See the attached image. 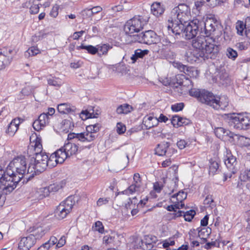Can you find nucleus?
I'll return each instance as SVG.
<instances>
[{"instance_id":"nucleus-10","label":"nucleus","mask_w":250,"mask_h":250,"mask_svg":"<svg viewBox=\"0 0 250 250\" xmlns=\"http://www.w3.org/2000/svg\"><path fill=\"white\" fill-rule=\"evenodd\" d=\"M202 24L198 19H194L188 22L185 26L182 37L187 40L193 39L197 35Z\"/></svg>"},{"instance_id":"nucleus-27","label":"nucleus","mask_w":250,"mask_h":250,"mask_svg":"<svg viewBox=\"0 0 250 250\" xmlns=\"http://www.w3.org/2000/svg\"><path fill=\"white\" fill-rule=\"evenodd\" d=\"M149 51L147 49L141 50L137 49L134 51V54L131 57V60L132 62L134 63L139 58H143L145 55H147Z\"/></svg>"},{"instance_id":"nucleus-29","label":"nucleus","mask_w":250,"mask_h":250,"mask_svg":"<svg viewBox=\"0 0 250 250\" xmlns=\"http://www.w3.org/2000/svg\"><path fill=\"white\" fill-rule=\"evenodd\" d=\"M98 49V55L101 57L102 55H106L109 50L112 48V46L107 44H101L97 45Z\"/></svg>"},{"instance_id":"nucleus-38","label":"nucleus","mask_w":250,"mask_h":250,"mask_svg":"<svg viewBox=\"0 0 250 250\" xmlns=\"http://www.w3.org/2000/svg\"><path fill=\"white\" fill-rule=\"evenodd\" d=\"M101 127V125L100 124H95L87 126L86 130L88 132H91L92 134L97 135V133L99 131Z\"/></svg>"},{"instance_id":"nucleus-34","label":"nucleus","mask_w":250,"mask_h":250,"mask_svg":"<svg viewBox=\"0 0 250 250\" xmlns=\"http://www.w3.org/2000/svg\"><path fill=\"white\" fill-rule=\"evenodd\" d=\"M33 233L30 235L34 236L35 238V241L37 239H39L42 238L45 234L44 230L42 227H38L34 229L33 231H31Z\"/></svg>"},{"instance_id":"nucleus-45","label":"nucleus","mask_w":250,"mask_h":250,"mask_svg":"<svg viewBox=\"0 0 250 250\" xmlns=\"http://www.w3.org/2000/svg\"><path fill=\"white\" fill-rule=\"evenodd\" d=\"M80 117L83 120H85L88 118H96L93 113H89L87 110L82 111L80 113Z\"/></svg>"},{"instance_id":"nucleus-37","label":"nucleus","mask_w":250,"mask_h":250,"mask_svg":"<svg viewBox=\"0 0 250 250\" xmlns=\"http://www.w3.org/2000/svg\"><path fill=\"white\" fill-rule=\"evenodd\" d=\"M141 185L133 183L126 190L122 191V193L124 194H132L138 191Z\"/></svg>"},{"instance_id":"nucleus-55","label":"nucleus","mask_w":250,"mask_h":250,"mask_svg":"<svg viewBox=\"0 0 250 250\" xmlns=\"http://www.w3.org/2000/svg\"><path fill=\"white\" fill-rule=\"evenodd\" d=\"M59 9V6L58 5H55L52 8L50 11V15L53 18H56L58 15V10Z\"/></svg>"},{"instance_id":"nucleus-20","label":"nucleus","mask_w":250,"mask_h":250,"mask_svg":"<svg viewBox=\"0 0 250 250\" xmlns=\"http://www.w3.org/2000/svg\"><path fill=\"white\" fill-rule=\"evenodd\" d=\"M214 133L217 137L222 140L232 142L235 140V134L223 127H217L215 128L214 130Z\"/></svg>"},{"instance_id":"nucleus-48","label":"nucleus","mask_w":250,"mask_h":250,"mask_svg":"<svg viewBox=\"0 0 250 250\" xmlns=\"http://www.w3.org/2000/svg\"><path fill=\"white\" fill-rule=\"evenodd\" d=\"M40 52L39 49L36 46H31L25 52V56H27V54L29 56H34L37 55Z\"/></svg>"},{"instance_id":"nucleus-62","label":"nucleus","mask_w":250,"mask_h":250,"mask_svg":"<svg viewBox=\"0 0 250 250\" xmlns=\"http://www.w3.org/2000/svg\"><path fill=\"white\" fill-rule=\"evenodd\" d=\"M32 89L30 86H27L23 88L21 90V93L24 95H28L32 93Z\"/></svg>"},{"instance_id":"nucleus-3","label":"nucleus","mask_w":250,"mask_h":250,"mask_svg":"<svg viewBox=\"0 0 250 250\" xmlns=\"http://www.w3.org/2000/svg\"><path fill=\"white\" fill-rule=\"evenodd\" d=\"M211 42H214V41L207 36H198L192 41V45L193 48L203 52L207 59H213L216 57L218 50L217 46Z\"/></svg>"},{"instance_id":"nucleus-18","label":"nucleus","mask_w":250,"mask_h":250,"mask_svg":"<svg viewBox=\"0 0 250 250\" xmlns=\"http://www.w3.org/2000/svg\"><path fill=\"white\" fill-rule=\"evenodd\" d=\"M203 24L200 27V30L202 33L204 32L205 35L208 37L213 34L217 27L218 23L216 21L213 19H209L206 22L201 21Z\"/></svg>"},{"instance_id":"nucleus-41","label":"nucleus","mask_w":250,"mask_h":250,"mask_svg":"<svg viewBox=\"0 0 250 250\" xmlns=\"http://www.w3.org/2000/svg\"><path fill=\"white\" fill-rule=\"evenodd\" d=\"M226 55L229 59L235 60L238 56V54L236 50L230 47H229L226 51Z\"/></svg>"},{"instance_id":"nucleus-21","label":"nucleus","mask_w":250,"mask_h":250,"mask_svg":"<svg viewBox=\"0 0 250 250\" xmlns=\"http://www.w3.org/2000/svg\"><path fill=\"white\" fill-rule=\"evenodd\" d=\"M34 236L29 235L21 238L19 243V248L21 250H29L35 244Z\"/></svg>"},{"instance_id":"nucleus-49","label":"nucleus","mask_w":250,"mask_h":250,"mask_svg":"<svg viewBox=\"0 0 250 250\" xmlns=\"http://www.w3.org/2000/svg\"><path fill=\"white\" fill-rule=\"evenodd\" d=\"M92 229L95 231H98L100 233H103L104 231V228L103 224L100 221H97L95 223L94 226H93Z\"/></svg>"},{"instance_id":"nucleus-4","label":"nucleus","mask_w":250,"mask_h":250,"mask_svg":"<svg viewBox=\"0 0 250 250\" xmlns=\"http://www.w3.org/2000/svg\"><path fill=\"white\" fill-rule=\"evenodd\" d=\"M199 101L215 110H224L229 105V101L226 97H219L212 93L202 89Z\"/></svg>"},{"instance_id":"nucleus-12","label":"nucleus","mask_w":250,"mask_h":250,"mask_svg":"<svg viewBox=\"0 0 250 250\" xmlns=\"http://www.w3.org/2000/svg\"><path fill=\"white\" fill-rule=\"evenodd\" d=\"M97 137V135L88 132L86 130L80 133H70L68 134V138L70 139H73L74 141H78L81 143L85 144L94 141Z\"/></svg>"},{"instance_id":"nucleus-40","label":"nucleus","mask_w":250,"mask_h":250,"mask_svg":"<svg viewBox=\"0 0 250 250\" xmlns=\"http://www.w3.org/2000/svg\"><path fill=\"white\" fill-rule=\"evenodd\" d=\"M79 48L83 49H85L87 51V52L92 54V55H95L96 53L98 54V49H97V46L95 47L91 45H82L79 47Z\"/></svg>"},{"instance_id":"nucleus-33","label":"nucleus","mask_w":250,"mask_h":250,"mask_svg":"<svg viewBox=\"0 0 250 250\" xmlns=\"http://www.w3.org/2000/svg\"><path fill=\"white\" fill-rule=\"evenodd\" d=\"M178 68L181 71H183L185 74L188 75L190 77H191L190 73H193L195 71L196 73L197 74V70H195V68L191 67L188 66L186 65H184L183 64H179Z\"/></svg>"},{"instance_id":"nucleus-52","label":"nucleus","mask_w":250,"mask_h":250,"mask_svg":"<svg viewBox=\"0 0 250 250\" xmlns=\"http://www.w3.org/2000/svg\"><path fill=\"white\" fill-rule=\"evenodd\" d=\"M33 127L34 129L36 131H40L42 129L44 126L41 124V123L40 122L39 120L38 119L36 120L33 123Z\"/></svg>"},{"instance_id":"nucleus-7","label":"nucleus","mask_w":250,"mask_h":250,"mask_svg":"<svg viewBox=\"0 0 250 250\" xmlns=\"http://www.w3.org/2000/svg\"><path fill=\"white\" fill-rule=\"evenodd\" d=\"M147 21L142 16H135L128 20L124 26V31L126 34H131L139 32L146 24Z\"/></svg>"},{"instance_id":"nucleus-46","label":"nucleus","mask_w":250,"mask_h":250,"mask_svg":"<svg viewBox=\"0 0 250 250\" xmlns=\"http://www.w3.org/2000/svg\"><path fill=\"white\" fill-rule=\"evenodd\" d=\"M236 29L237 31V34L239 35L242 36L243 35V31L245 29V24L242 21H238L236 22Z\"/></svg>"},{"instance_id":"nucleus-56","label":"nucleus","mask_w":250,"mask_h":250,"mask_svg":"<svg viewBox=\"0 0 250 250\" xmlns=\"http://www.w3.org/2000/svg\"><path fill=\"white\" fill-rule=\"evenodd\" d=\"M126 130L125 126L121 123H118L117 124V132L119 134L124 133Z\"/></svg>"},{"instance_id":"nucleus-64","label":"nucleus","mask_w":250,"mask_h":250,"mask_svg":"<svg viewBox=\"0 0 250 250\" xmlns=\"http://www.w3.org/2000/svg\"><path fill=\"white\" fill-rule=\"evenodd\" d=\"M66 243V239L64 236H62L58 241L57 244V247L58 248H61Z\"/></svg>"},{"instance_id":"nucleus-2","label":"nucleus","mask_w":250,"mask_h":250,"mask_svg":"<svg viewBox=\"0 0 250 250\" xmlns=\"http://www.w3.org/2000/svg\"><path fill=\"white\" fill-rule=\"evenodd\" d=\"M42 150L41 139L36 137L28 148V153H33L35 156V157H33L34 163H32V165L35 166V175L44 171L48 166V156L45 153L42 152Z\"/></svg>"},{"instance_id":"nucleus-9","label":"nucleus","mask_w":250,"mask_h":250,"mask_svg":"<svg viewBox=\"0 0 250 250\" xmlns=\"http://www.w3.org/2000/svg\"><path fill=\"white\" fill-rule=\"evenodd\" d=\"M132 37L134 42L149 45L155 44L159 41V38L156 33L151 30L133 35Z\"/></svg>"},{"instance_id":"nucleus-50","label":"nucleus","mask_w":250,"mask_h":250,"mask_svg":"<svg viewBox=\"0 0 250 250\" xmlns=\"http://www.w3.org/2000/svg\"><path fill=\"white\" fill-rule=\"evenodd\" d=\"M202 92V89L200 90V89H191L189 91V94L191 96L196 97L197 98L198 100L199 101Z\"/></svg>"},{"instance_id":"nucleus-16","label":"nucleus","mask_w":250,"mask_h":250,"mask_svg":"<svg viewBox=\"0 0 250 250\" xmlns=\"http://www.w3.org/2000/svg\"><path fill=\"white\" fill-rule=\"evenodd\" d=\"M168 21L169 24L167 28L168 32L170 33V31H171L176 36H179L182 37L186 24L180 22H178L176 20L172 21V19H169Z\"/></svg>"},{"instance_id":"nucleus-58","label":"nucleus","mask_w":250,"mask_h":250,"mask_svg":"<svg viewBox=\"0 0 250 250\" xmlns=\"http://www.w3.org/2000/svg\"><path fill=\"white\" fill-rule=\"evenodd\" d=\"M207 0L208 2L211 1L210 4V5L213 7L220 5L221 3H224L226 1V0Z\"/></svg>"},{"instance_id":"nucleus-53","label":"nucleus","mask_w":250,"mask_h":250,"mask_svg":"<svg viewBox=\"0 0 250 250\" xmlns=\"http://www.w3.org/2000/svg\"><path fill=\"white\" fill-rule=\"evenodd\" d=\"M180 116L178 115H174L171 120V123L174 127H179Z\"/></svg>"},{"instance_id":"nucleus-43","label":"nucleus","mask_w":250,"mask_h":250,"mask_svg":"<svg viewBox=\"0 0 250 250\" xmlns=\"http://www.w3.org/2000/svg\"><path fill=\"white\" fill-rule=\"evenodd\" d=\"M49 117L47 114L45 113L41 114L38 117V119L41 123V124H42V125H43L44 126H45L49 123Z\"/></svg>"},{"instance_id":"nucleus-59","label":"nucleus","mask_w":250,"mask_h":250,"mask_svg":"<svg viewBox=\"0 0 250 250\" xmlns=\"http://www.w3.org/2000/svg\"><path fill=\"white\" fill-rule=\"evenodd\" d=\"M39 8L38 4H34L30 7V12L32 14H37L39 12Z\"/></svg>"},{"instance_id":"nucleus-35","label":"nucleus","mask_w":250,"mask_h":250,"mask_svg":"<svg viewBox=\"0 0 250 250\" xmlns=\"http://www.w3.org/2000/svg\"><path fill=\"white\" fill-rule=\"evenodd\" d=\"M48 84L50 85L54 86L57 88H59L62 84V80L56 77H52L47 79Z\"/></svg>"},{"instance_id":"nucleus-36","label":"nucleus","mask_w":250,"mask_h":250,"mask_svg":"<svg viewBox=\"0 0 250 250\" xmlns=\"http://www.w3.org/2000/svg\"><path fill=\"white\" fill-rule=\"evenodd\" d=\"M57 150L52 153L49 158H48V165L50 164L51 166H56L57 164L60 163L59 160V155L57 154Z\"/></svg>"},{"instance_id":"nucleus-61","label":"nucleus","mask_w":250,"mask_h":250,"mask_svg":"<svg viewBox=\"0 0 250 250\" xmlns=\"http://www.w3.org/2000/svg\"><path fill=\"white\" fill-rule=\"evenodd\" d=\"M187 145V142L184 140H180L177 143L178 147L180 149H183L186 147Z\"/></svg>"},{"instance_id":"nucleus-1","label":"nucleus","mask_w":250,"mask_h":250,"mask_svg":"<svg viewBox=\"0 0 250 250\" xmlns=\"http://www.w3.org/2000/svg\"><path fill=\"white\" fill-rule=\"evenodd\" d=\"M35 166L28 162L25 156L21 155L14 158L9 164L6 173L10 176L16 186L22 178L29 180L35 175Z\"/></svg>"},{"instance_id":"nucleus-44","label":"nucleus","mask_w":250,"mask_h":250,"mask_svg":"<svg viewBox=\"0 0 250 250\" xmlns=\"http://www.w3.org/2000/svg\"><path fill=\"white\" fill-rule=\"evenodd\" d=\"M237 137V139L240 141L241 144L244 146L250 145V139L245 137L243 136H238L237 134L234 135V137Z\"/></svg>"},{"instance_id":"nucleus-25","label":"nucleus","mask_w":250,"mask_h":250,"mask_svg":"<svg viewBox=\"0 0 250 250\" xmlns=\"http://www.w3.org/2000/svg\"><path fill=\"white\" fill-rule=\"evenodd\" d=\"M219 162L216 159H211L209 160V174L214 175L217 173V172L219 170Z\"/></svg>"},{"instance_id":"nucleus-8","label":"nucleus","mask_w":250,"mask_h":250,"mask_svg":"<svg viewBox=\"0 0 250 250\" xmlns=\"http://www.w3.org/2000/svg\"><path fill=\"white\" fill-rule=\"evenodd\" d=\"M230 124L237 129H247L250 125V114L240 113L231 117Z\"/></svg>"},{"instance_id":"nucleus-14","label":"nucleus","mask_w":250,"mask_h":250,"mask_svg":"<svg viewBox=\"0 0 250 250\" xmlns=\"http://www.w3.org/2000/svg\"><path fill=\"white\" fill-rule=\"evenodd\" d=\"M177 150L170 147V143L167 142H163L158 144L155 148V154L159 156H166L167 157H171Z\"/></svg>"},{"instance_id":"nucleus-60","label":"nucleus","mask_w":250,"mask_h":250,"mask_svg":"<svg viewBox=\"0 0 250 250\" xmlns=\"http://www.w3.org/2000/svg\"><path fill=\"white\" fill-rule=\"evenodd\" d=\"M57 238L55 236H51L50 239L45 243L48 244L49 248L56 244L57 243Z\"/></svg>"},{"instance_id":"nucleus-6","label":"nucleus","mask_w":250,"mask_h":250,"mask_svg":"<svg viewBox=\"0 0 250 250\" xmlns=\"http://www.w3.org/2000/svg\"><path fill=\"white\" fill-rule=\"evenodd\" d=\"M190 18V10L189 7L185 4H181L174 8L171 12L172 21L176 20L180 22L186 24Z\"/></svg>"},{"instance_id":"nucleus-22","label":"nucleus","mask_w":250,"mask_h":250,"mask_svg":"<svg viewBox=\"0 0 250 250\" xmlns=\"http://www.w3.org/2000/svg\"><path fill=\"white\" fill-rule=\"evenodd\" d=\"M143 124L146 129H149L158 124L157 118L150 115H147L144 117Z\"/></svg>"},{"instance_id":"nucleus-28","label":"nucleus","mask_w":250,"mask_h":250,"mask_svg":"<svg viewBox=\"0 0 250 250\" xmlns=\"http://www.w3.org/2000/svg\"><path fill=\"white\" fill-rule=\"evenodd\" d=\"M66 209L63 207L62 205H59L55 211V216L59 219H62L65 218L67 215L69 213Z\"/></svg>"},{"instance_id":"nucleus-15","label":"nucleus","mask_w":250,"mask_h":250,"mask_svg":"<svg viewBox=\"0 0 250 250\" xmlns=\"http://www.w3.org/2000/svg\"><path fill=\"white\" fill-rule=\"evenodd\" d=\"M184 58L185 60L190 63H193L200 60V59L204 60L207 59L203 52L194 48L188 49L185 53Z\"/></svg>"},{"instance_id":"nucleus-31","label":"nucleus","mask_w":250,"mask_h":250,"mask_svg":"<svg viewBox=\"0 0 250 250\" xmlns=\"http://www.w3.org/2000/svg\"><path fill=\"white\" fill-rule=\"evenodd\" d=\"M175 79L176 83L179 85L186 86L191 82L188 78H186V76L183 74L176 75Z\"/></svg>"},{"instance_id":"nucleus-24","label":"nucleus","mask_w":250,"mask_h":250,"mask_svg":"<svg viewBox=\"0 0 250 250\" xmlns=\"http://www.w3.org/2000/svg\"><path fill=\"white\" fill-rule=\"evenodd\" d=\"M58 111L62 114H68L71 112H74L76 108L67 103L61 104L58 105Z\"/></svg>"},{"instance_id":"nucleus-39","label":"nucleus","mask_w":250,"mask_h":250,"mask_svg":"<svg viewBox=\"0 0 250 250\" xmlns=\"http://www.w3.org/2000/svg\"><path fill=\"white\" fill-rule=\"evenodd\" d=\"M187 195L183 191H180L178 193L175 194L172 196V199H176V202H182L187 198Z\"/></svg>"},{"instance_id":"nucleus-42","label":"nucleus","mask_w":250,"mask_h":250,"mask_svg":"<svg viewBox=\"0 0 250 250\" xmlns=\"http://www.w3.org/2000/svg\"><path fill=\"white\" fill-rule=\"evenodd\" d=\"M183 214L185 220L186 221L190 222L192 220L196 214V212L194 210L191 209L186 212H183Z\"/></svg>"},{"instance_id":"nucleus-30","label":"nucleus","mask_w":250,"mask_h":250,"mask_svg":"<svg viewBox=\"0 0 250 250\" xmlns=\"http://www.w3.org/2000/svg\"><path fill=\"white\" fill-rule=\"evenodd\" d=\"M74 204L75 201L74 200V198L72 196H69L60 204L62 205L67 211L70 212Z\"/></svg>"},{"instance_id":"nucleus-19","label":"nucleus","mask_w":250,"mask_h":250,"mask_svg":"<svg viewBox=\"0 0 250 250\" xmlns=\"http://www.w3.org/2000/svg\"><path fill=\"white\" fill-rule=\"evenodd\" d=\"M63 183L61 182V183L57 184H53L50 185L48 188H40L38 191L36 192L35 196L39 199H42L48 195V192L49 191L56 192L60 189L63 187Z\"/></svg>"},{"instance_id":"nucleus-47","label":"nucleus","mask_w":250,"mask_h":250,"mask_svg":"<svg viewBox=\"0 0 250 250\" xmlns=\"http://www.w3.org/2000/svg\"><path fill=\"white\" fill-rule=\"evenodd\" d=\"M245 24V33L249 39H250V17L246 19Z\"/></svg>"},{"instance_id":"nucleus-17","label":"nucleus","mask_w":250,"mask_h":250,"mask_svg":"<svg viewBox=\"0 0 250 250\" xmlns=\"http://www.w3.org/2000/svg\"><path fill=\"white\" fill-rule=\"evenodd\" d=\"M14 51L10 49H3L0 50V69H4L11 63L14 56Z\"/></svg>"},{"instance_id":"nucleus-54","label":"nucleus","mask_w":250,"mask_h":250,"mask_svg":"<svg viewBox=\"0 0 250 250\" xmlns=\"http://www.w3.org/2000/svg\"><path fill=\"white\" fill-rule=\"evenodd\" d=\"M81 15L83 18H88L93 16L90 10V8H86L82 11Z\"/></svg>"},{"instance_id":"nucleus-26","label":"nucleus","mask_w":250,"mask_h":250,"mask_svg":"<svg viewBox=\"0 0 250 250\" xmlns=\"http://www.w3.org/2000/svg\"><path fill=\"white\" fill-rule=\"evenodd\" d=\"M151 10L152 14L156 17L161 16L165 11L164 7L159 2L153 3L151 6Z\"/></svg>"},{"instance_id":"nucleus-57","label":"nucleus","mask_w":250,"mask_h":250,"mask_svg":"<svg viewBox=\"0 0 250 250\" xmlns=\"http://www.w3.org/2000/svg\"><path fill=\"white\" fill-rule=\"evenodd\" d=\"M109 198H100L97 202V205L98 206H101L108 203Z\"/></svg>"},{"instance_id":"nucleus-11","label":"nucleus","mask_w":250,"mask_h":250,"mask_svg":"<svg viewBox=\"0 0 250 250\" xmlns=\"http://www.w3.org/2000/svg\"><path fill=\"white\" fill-rule=\"evenodd\" d=\"M225 164L228 171L224 173V181H226L228 178H231L233 174L237 171L236 165L237 164L236 159L233 156L231 152L227 151V154L224 159Z\"/></svg>"},{"instance_id":"nucleus-63","label":"nucleus","mask_w":250,"mask_h":250,"mask_svg":"<svg viewBox=\"0 0 250 250\" xmlns=\"http://www.w3.org/2000/svg\"><path fill=\"white\" fill-rule=\"evenodd\" d=\"M103 8L100 6H95L92 8H90V10L92 13V16H93L94 14H96L101 12Z\"/></svg>"},{"instance_id":"nucleus-5","label":"nucleus","mask_w":250,"mask_h":250,"mask_svg":"<svg viewBox=\"0 0 250 250\" xmlns=\"http://www.w3.org/2000/svg\"><path fill=\"white\" fill-rule=\"evenodd\" d=\"M68 142L65 143L63 147L57 150V154L60 156L59 160L62 164L67 158L76 155L78 151L79 145L77 143L78 141H74L73 139H70L67 137Z\"/></svg>"},{"instance_id":"nucleus-32","label":"nucleus","mask_w":250,"mask_h":250,"mask_svg":"<svg viewBox=\"0 0 250 250\" xmlns=\"http://www.w3.org/2000/svg\"><path fill=\"white\" fill-rule=\"evenodd\" d=\"M133 110V107L129 104H125L118 107L116 109L118 114H127Z\"/></svg>"},{"instance_id":"nucleus-23","label":"nucleus","mask_w":250,"mask_h":250,"mask_svg":"<svg viewBox=\"0 0 250 250\" xmlns=\"http://www.w3.org/2000/svg\"><path fill=\"white\" fill-rule=\"evenodd\" d=\"M20 124V121L19 119H13L8 125L6 133L9 136H13L17 131Z\"/></svg>"},{"instance_id":"nucleus-13","label":"nucleus","mask_w":250,"mask_h":250,"mask_svg":"<svg viewBox=\"0 0 250 250\" xmlns=\"http://www.w3.org/2000/svg\"><path fill=\"white\" fill-rule=\"evenodd\" d=\"M11 178V177L8 176L6 173L0 178V190H1L2 193L9 194L16 188Z\"/></svg>"},{"instance_id":"nucleus-51","label":"nucleus","mask_w":250,"mask_h":250,"mask_svg":"<svg viewBox=\"0 0 250 250\" xmlns=\"http://www.w3.org/2000/svg\"><path fill=\"white\" fill-rule=\"evenodd\" d=\"M184 107V104L183 103L176 104L171 105V109L175 112H178L182 110Z\"/></svg>"}]
</instances>
